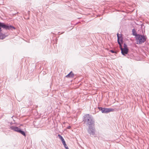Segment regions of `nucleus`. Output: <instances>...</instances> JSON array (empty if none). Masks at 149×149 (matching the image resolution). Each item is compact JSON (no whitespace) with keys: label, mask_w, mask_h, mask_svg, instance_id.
Returning <instances> with one entry per match:
<instances>
[{"label":"nucleus","mask_w":149,"mask_h":149,"mask_svg":"<svg viewBox=\"0 0 149 149\" xmlns=\"http://www.w3.org/2000/svg\"><path fill=\"white\" fill-rule=\"evenodd\" d=\"M58 137L59 138H60L61 140L62 143L63 144L64 143V144H65V142L63 137L59 134H58Z\"/></svg>","instance_id":"nucleus-10"},{"label":"nucleus","mask_w":149,"mask_h":149,"mask_svg":"<svg viewBox=\"0 0 149 149\" xmlns=\"http://www.w3.org/2000/svg\"><path fill=\"white\" fill-rule=\"evenodd\" d=\"M64 33V32H62L61 33V34H62L63 33Z\"/></svg>","instance_id":"nucleus-17"},{"label":"nucleus","mask_w":149,"mask_h":149,"mask_svg":"<svg viewBox=\"0 0 149 149\" xmlns=\"http://www.w3.org/2000/svg\"><path fill=\"white\" fill-rule=\"evenodd\" d=\"M135 39L136 44L139 45L144 43L146 41L147 37L146 36L139 34Z\"/></svg>","instance_id":"nucleus-3"},{"label":"nucleus","mask_w":149,"mask_h":149,"mask_svg":"<svg viewBox=\"0 0 149 149\" xmlns=\"http://www.w3.org/2000/svg\"><path fill=\"white\" fill-rule=\"evenodd\" d=\"M36 108L38 107V106H36Z\"/></svg>","instance_id":"nucleus-19"},{"label":"nucleus","mask_w":149,"mask_h":149,"mask_svg":"<svg viewBox=\"0 0 149 149\" xmlns=\"http://www.w3.org/2000/svg\"><path fill=\"white\" fill-rule=\"evenodd\" d=\"M63 145L64 146L65 148L66 149H69L68 146H67V145H66V143H65V144H63Z\"/></svg>","instance_id":"nucleus-13"},{"label":"nucleus","mask_w":149,"mask_h":149,"mask_svg":"<svg viewBox=\"0 0 149 149\" xmlns=\"http://www.w3.org/2000/svg\"><path fill=\"white\" fill-rule=\"evenodd\" d=\"M113 110L114 109H113L104 108L103 113H108L110 112L113 111Z\"/></svg>","instance_id":"nucleus-8"},{"label":"nucleus","mask_w":149,"mask_h":149,"mask_svg":"<svg viewBox=\"0 0 149 149\" xmlns=\"http://www.w3.org/2000/svg\"><path fill=\"white\" fill-rule=\"evenodd\" d=\"M98 109H99V111H101L103 113V108L102 107H98Z\"/></svg>","instance_id":"nucleus-12"},{"label":"nucleus","mask_w":149,"mask_h":149,"mask_svg":"<svg viewBox=\"0 0 149 149\" xmlns=\"http://www.w3.org/2000/svg\"><path fill=\"white\" fill-rule=\"evenodd\" d=\"M12 124H13V123H10V125H12Z\"/></svg>","instance_id":"nucleus-18"},{"label":"nucleus","mask_w":149,"mask_h":149,"mask_svg":"<svg viewBox=\"0 0 149 149\" xmlns=\"http://www.w3.org/2000/svg\"><path fill=\"white\" fill-rule=\"evenodd\" d=\"M123 47H124L123 48H128L127 45L125 43H124Z\"/></svg>","instance_id":"nucleus-14"},{"label":"nucleus","mask_w":149,"mask_h":149,"mask_svg":"<svg viewBox=\"0 0 149 149\" xmlns=\"http://www.w3.org/2000/svg\"><path fill=\"white\" fill-rule=\"evenodd\" d=\"M71 128V127L70 126H69L68 127H67V128L68 129H70V128Z\"/></svg>","instance_id":"nucleus-16"},{"label":"nucleus","mask_w":149,"mask_h":149,"mask_svg":"<svg viewBox=\"0 0 149 149\" xmlns=\"http://www.w3.org/2000/svg\"><path fill=\"white\" fill-rule=\"evenodd\" d=\"M2 28L6 30H11L15 29V28L11 25H9L8 24H6L4 23L0 22V39H3L5 37V35L1 32L2 31L1 28Z\"/></svg>","instance_id":"nucleus-2"},{"label":"nucleus","mask_w":149,"mask_h":149,"mask_svg":"<svg viewBox=\"0 0 149 149\" xmlns=\"http://www.w3.org/2000/svg\"><path fill=\"white\" fill-rule=\"evenodd\" d=\"M119 47L121 51V53L123 55L125 56L129 52V49L128 48H123L122 45H121V46H119Z\"/></svg>","instance_id":"nucleus-7"},{"label":"nucleus","mask_w":149,"mask_h":149,"mask_svg":"<svg viewBox=\"0 0 149 149\" xmlns=\"http://www.w3.org/2000/svg\"><path fill=\"white\" fill-rule=\"evenodd\" d=\"M117 35L118 38V42L119 46H121L123 42V38L121 36V34H120L118 33H117Z\"/></svg>","instance_id":"nucleus-6"},{"label":"nucleus","mask_w":149,"mask_h":149,"mask_svg":"<svg viewBox=\"0 0 149 149\" xmlns=\"http://www.w3.org/2000/svg\"><path fill=\"white\" fill-rule=\"evenodd\" d=\"M110 52H111V53H116V52L115 51H114L113 50H110Z\"/></svg>","instance_id":"nucleus-15"},{"label":"nucleus","mask_w":149,"mask_h":149,"mask_svg":"<svg viewBox=\"0 0 149 149\" xmlns=\"http://www.w3.org/2000/svg\"><path fill=\"white\" fill-rule=\"evenodd\" d=\"M74 74L72 71L70 72L65 77L67 78H73L74 77Z\"/></svg>","instance_id":"nucleus-9"},{"label":"nucleus","mask_w":149,"mask_h":149,"mask_svg":"<svg viewBox=\"0 0 149 149\" xmlns=\"http://www.w3.org/2000/svg\"><path fill=\"white\" fill-rule=\"evenodd\" d=\"M132 35L135 36V38L139 34H137L135 30L134 29L132 30Z\"/></svg>","instance_id":"nucleus-11"},{"label":"nucleus","mask_w":149,"mask_h":149,"mask_svg":"<svg viewBox=\"0 0 149 149\" xmlns=\"http://www.w3.org/2000/svg\"><path fill=\"white\" fill-rule=\"evenodd\" d=\"M83 122L87 126L95 125L94 119L89 114H86L83 116Z\"/></svg>","instance_id":"nucleus-1"},{"label":"nucleus","mask_w":149,"mask_h":149,"mask_svg":"<svg viewBox=\"0 0 149 149\" xmlns=\"http://www.w3.org/2000/svg\"><path fill=\"white\" fill-rule=\"evenodd\" d=\"M88 128L87 130L88 133L90 134L91 136L94 135L95 132V125L88 126Z\"/></svg>","instance_id":"nucleus-5"},{"label":"nucleus","mask_w":149,"mask_h":149,"mask_svg":"<svg viewBox=\"0 0 149 149\" xmlns=\"http://www.w3.org/2000/svg\"><path fill=\"white\" fill-rule=\"evenodd\" d=\"M10 128L15 132H17L21 134L24 136H26V134L25 132L22 130L18 127L11 126L10 127Z\"/></svg>","instance_id":"nucleus-4"}]
</instances>
